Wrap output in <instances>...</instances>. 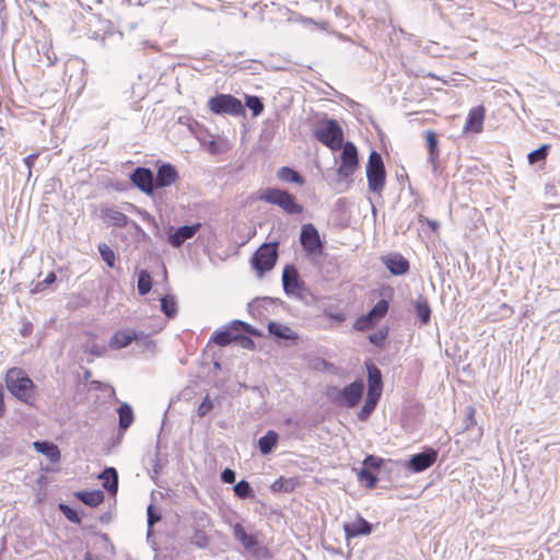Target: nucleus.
<instances>
[{
	"instance_id": "f257e3e1",
	"label": "nucleus",
	"mask_w": 560,
	"mask_h": 560,
	"mask_svg": "<svg viewBox=\"0 0 560 560\" xmlns=\"http://www.w3.org/2000/svg\"><path fill=\"white\" fill-rule=\"evenodd\" d=\"M5 385L9 392L19 400L30 404L33 399L34 384L26 373L19 368H12L7 372Z\"/></svg>"
},
{
	"instance_id": "f03ea898",
	"label": "nucleus",
	"mask_w": 560,
	"mask_h": 560,
	"mask_svg": "<svg viewBox=\"0 0 560 560\" xmlns=\"http://www.w3.org/2000/svg\"><path fill=\"white\" fill-rule=\"evenodd\" d=\"M300 243L305 252L306 258L313 265H320L324 255V244L320 240L318 230L312 223L302 225Z\"/></svg>"
},
{
	"instance_id": "7ed1b4c3",
	"label": "nucleus",
	"mask_w": 560,
	"mask_h": 560,
	"mask_svg": "<svg viewBox=\"0 0 560 560\" xmlns=\"http://www.w3.org/2000/svg\"><path fill=\"white\" fill-rule=\"evenodd\" d=\"M363 392V380H357L343 388L336 386L329 387L327 389V397L337 406L354 408L361 400Z\"/></svg>"
},
{
	"instance_id": "20e7f679",
	"label": "nucleus",
	"mask_w": 560,
	"mask_h": 560,
	"mask_svg": "<svg viewBox=\"0 0 560 560\" xmlns=\"http://www.w3.org/2000/svg\"><path fill=\"white\" fill-rule=\"evenodd\" d=\"M259 200L270 205L278 206L287 214L295 215L303 212V206L300 205L293 195L287 190L278 188H267L259 195Z\"/></svg>"
},
{
	"instance_id": "39448f33",
	"label": "nucleus",
	"mask_w": 560,
	"mask_h": 560,
	"mask_svg": "<svg viewBox=\"0 0 560 560\" xmlns=\"http://www.w3.org/2000/svg\"><path fill=\"white\" fill-rule=\"evenodd\" d=\"M278 259V243H264L253 255L250 264L260 278L270 271Z\"/></svg>"
},
{
	"instance_id": "423d86ee",
	"label": "nucleus",
	"mask_w": 560,
	"mask_h": 560,
	"mask_svg": "<svg viewBox=\"0 0 560 560\" xmlns=\"http://www.w3.org/2000/svg\"><path fill=\"white\" fill-rule=\"evenodd\" d=\"M315 138L331 150L342 147L343 131L335 119H326L314 130Z\"/></svg>"
},
{
	"instance_id": "0eeeda50",
	"label": "nucleus",
	"mask_w": 560,
	"mask_h": 560,
	"mask_svg": "<svg viewBox=\"0 0 560 560\" xmlns=\"http://www.w3.org/2000/svg\"><path fill=\"white\" fill-rule=\"evenodd\" d=\"M385 176V167L381 154L376 151H372L366 164L369 189L380 194L384 189Z\"/></svg>"
},
{
	"instance_id": "6e6552de",
	"label": "nucleus",
	"mask_w": 560,
	"mask_h": 560,
	"mask_svg": "<svg viewBox=\"0 0 560 560\" xmlns=\"http://www.w3.org/2000/svg\"><path fill=\"white\" fill-rule=\"evenodd\" d=\"M208 106L213 114L241 116L244 114L242 102L231 94H219L208 101Z\"/></svg>"
},
{
	"instance_id": "1a4fd4ad",
	"label": "nucleus",
	"mask_w": 560,
	"mask_h": 560,
	"mask_svg": "<svg viewBox=\"0 0 560 560\" xmlns=\"http://www.w3.org/2000/svg\"><path fill=\"white\" fill-rule=\"evenodd\" d=\"M388 312V302L384 299L380 300L372 310L354 322V329L364 331L373 328Z\"/></svg>"
},
{
	"instance_id": "9d476101",
	"label": "nucleus",
	"mask_w": 560,
	"mask_h": 560,
	"mask_svg": "<svg viewBox=\"0 0 560 560\" xmlns=\"http://www.w3.org/2000/svg\"><path fill=\"white\" fill-rule=\"evenodd\" d=\"M211 526V520L205 512H196L194 516V534L190 538V542L198 548H207L210 538L206 533V529Z\"/></svg>"
},
{
	"instance_id": "9b49d317",
	"label": "nucleus",
	"mask_w": 560,
	"mask_h": 560,
	"mask_svg": "<svg viewBox=\"0 0 560 560\" xmlns=\"http://www.w3.org/2000/svg\"><path fill=\"white\" fill-rule=\"evenodd\" d=\"M358 151L352 142L345 143L341 152V163L337 173L342 178H348L353 175L358 167Z\"/></svg>"
},
{
	"instance_id": "f8f14e48",
	"label": "nucleus",
	"mask_w": 560,
	"mask_h": 560,
	"mask_svg": "<svg viewBox=\"0 0 560 560\" xmlns=\"http://www.w3.org/2000/svg\"><path fill=\"white\" fill-rule=\"evenodd\" d=\"M282 285L285 294L302 298L301 292L305 289V283L301 280L296 268L293 265H287L282 271Z\"/></svg>"
},
{
	"instance_id": "ddd939ff",
	"label": "nucleus",
	"mask_w": 560,
	"mask_h": 560,
	"mask_svg": "<svg viewBox=\"0 0 560 560\" xmlns=\"http://www.w3.org/2000/svg\"><path fill=\"white\" fill-rule=\"evenodd\" d=\"M241 329L247 332H253L252 327L248 324L242 320H233L228 329L215 331L211 340L220 347H225L230 345L232 341L238 339L237 332Z\"/></svg>"
},
{
	"instance_id": "4468645a",
	"label": "nucleus",
	"mask_w": 560,
	"mask_h": 560,
	"mask_svg": "<svg viewBox=\"0 0 560 560\" xmlns=\"http://www.w3.org/2000/svg\"><path fill=\"white\" fill-rule=\"evenodd\" d=\"M233 534L247 552L256 557L265 555L266 548H264L253 535L247 534L241 524L234 526Z\"/></svg>"
},
{
	"instance_id": "2eb2a0df",
	"label": "nucleus",
	"mask_w": 560,
	"mask_h": 560,
	"mask_svg": "<svg viewBox=\"0 0 560 560\" xmlns=\"http://www.w3.org/2000/svg\"><path fill=\"white\" fill-rule=\"evenodd\" d=\"M136 187L147 195H152L155 188L153 172L145 167H137L130 175Z\"/></svg>"
},
{
	"instance_id": "dca6fc26",
	"label": "nucleus",
	"mask_w": 560,
	"mask_h": 560,
	"mask_svg": "<svg viewBox=\"0 0 560 560\" xmlns=\"http://www.w3.org/2000/svg\"><path fill=\"white\" fill-rule=\"evenodd\" d=\"M436 458L438 452L433 448H429L412 455L407 464V468L412 472H421L431 467L436 462Z\"/></svg>"
},
{
	"instance_id": "f3484780",
	"label": "nucleus",
	"mask_w": 560,
	"mask_h": 560,
	"mask_svg": "<svg viewBox=\"0 0 560 560\" xmlns=\"http://www.w3.org/2000/svg\"><path fill=\"white\" fill-rule=\"evenodd\" d=\"M200 223L192 225H184L176 230L171 229L168 233V242L174 247H179L183 243L199 231Z\"/></svg>"
},
{
	"instance_id": "a211bd4d",
	"label": "nucleus",
	"mask_w": 560,
	"mask_h": 560,
	"mask_svg": "<svg viewBox=\"0 0 560 560\" xmlns=\"http://www.w3.org/2000/svg\"><path fill=\"white\" fill-rule=\"evenodd\" d=\"M343 530L347 540H349L358 536L370 535L372 532V525L361 515H358L354 522L343 524Z\"/></svg>"
},
{
	"instance_id": "6ab92c4d",
	"label": "nucleus",
	"mask_w": 560,
	"mask_h": 560,
	"mask_svg": "<svg viewBox=\"0 0 560 560\" xmlns=\"http://www.w3.org/2000/svg\"><path fill=\"white\" fill-rule=\"evenodd\" d=\"M368 373H369V375H368L369 386H368L366 397L378 400L382 395V387H383L381 371L374 365H369Z\"/></svg>"
},
{
	"instance_id": "aec40b11",
	"label": "nucleus",
	"mask_w": 560,
	"mask_h": 560,
	"mask_svg": "<svg viewBox=\"0 0 560 560\" xmlns=\"http://www.w3.org/2000/svg\"><path fill=\"white\" fill-rule=\"evenodd\" d=\"M142 332H137L133 330H119L115 332V335L109 340V348L119 350L128 347L132 341H137L142 337Z\"/></svg>"
},
{
	"instance_id": "412c9836",
	"label": "nucleus",
	"mask_w": 560,
	"mask_h": 560,
	"mask_svg": "<svg viewBox=\"0 0 560 560\" xmlns=\"http://www.w3.org/2000/svg\"><path fill=\"white\" fill-rule=\"evenodd\" d=\"M177 177H178L177 171L175 170V167L172 164H170V163L162 164L158 168L156 176L154 177L155 187L162 188V187L171 186L172 184H174L176 182Z\"/></svg>"
},
{
	"instance_id": "4be33fe9",
	"label": "nucleus",
	"mask_w": 560,
	"mask_h": 560,
	"mask_svg": "<svg viewBox=\"0 0 560 560\" xmlns=\"http://www.w3.org/2000/svg\"><path fill=\"white\" fill-rule=\"evenodd\" d=\"M485 107L476 106L471 108L468 113L464 130L480 132L482 130L483 119H485Z\"/></svg>"
},
{
	"instance_id": "5701e85b",
	"label": "nucleus",
	"mask_w": 560,
	"mask_h": 560,
	"mask_svg": "<svg viewBox=\"0 0 560 560\" xmlns=\"http://www.w3.org/2000/svg\"><path fill=\"white\" fill-rule=\"evenodd\" d=\"M385 266L395 276H401L408 272L409 262L399 254H392L383 258Z\"/></svg>"
},
{
	"instance_id": "b1692460",
	"label": "nucleus",
	"mask_w": 560,
	"mask_h": 560,
	"mask_svg": "<svg viewBox=\"0 0 560 560\" xmlns=\"http://www.w3.org/2000/svg\"><path fill=\"white\" fill-rule=\"evenodd\" d=\"M102 219L116 228H124L128 223V217L114 207H104L101 210Z\"/></svg>"
},
{
	"instance_id": "393cba45",
	"label": "nucleus",
	"mask_w": 560,
	"mask_h": 560,
	"mask_svg": "<svg viewBox=\"0 0 560 560\" xmlns=\"http://www.w3.org/2000/svg\"><path fill=\"white\" fill-rule=\"evenodd\" d=\"M33 447L44 456H46L51 463H57L60 459V451L54 443L46 441H35Z\"/></svg>"
},
{
	"instance_id": "a878e982",
	"label": "nucleus",
	"mask_w": 560,
	"mask_h": 560,
	"mask_svg": "<svg viewBox=\"0 0 560 560\" xmlns=\"http://www.w3.org/2000/svg\"><path fill=\"white\" fill-rule=\"evenodd\" d=\"M100 479L103 480V487L112 492L116 493L118 489V474L117 470L113 467H107L100 475Z\"/></svg>"
},
{
	"instance_id": "bb28decb",
	"label": "nucleus",
	"mask_w": 560,
	"mask_h": 560,
	"mask_svg": "<svg viewBox=\"0 0 560 560\" xmlns=\"http://www.w3.org/2000/svg\"><path fill=\"white\" fill-rule=\"evenodd\" d=\"M425 139L429 151L428 161L433 166V171H435L439 159V142L436 139V135L433 131H427Z\"/></svg>"
},
{
	"instance_id": "cd10ccee",
	"label": "nucleus",
	"mask_w": 560,
	"mask_h": 560,
	"mask_svg": "<svg viewBox=\"0 0 560 560\" xmlns=\"http://www.w3.org/2000/svg\"><path fill=\"white\" fill-rule=\"evenodd\" d=\"M77 497L84 504L94 508L104 501V493L102 490L94 491H81L77 493Z\"/></svg>"
},
{
	"instance_id": "c85d7f7f",
	"label": "nucleus",
	"mask_w": 560,
	"mask_h": 560,
	"mask_svg": "<svg viewBox=\"0 0 560 560\" xmlns=\"http://www.w3.org/2000/svg\"><path fill=\"white\" fill-rule=\"evenodd\" d=\"M119 429L126 431L133 422V411L129 404L122 402L118 408Z\"/></svg>"
},
{
	"instance_id": "c756f323",
	"label": "nucleus",
	"mask_w": 560,
	"mask_h": 560,
	"mask_svg": "<svg viewBox=\"0 0 560 560\" xmlns=\"http://www.w3.org/2000/svg\"><path fill=\"white\" fill-rule=\"evenodd\" d=\"M278 443V434L270 430L258 441L259 451L261 454L267 455L272 452Z\"/></svg>"
},
{
	"instance_id": "7c9ffc66",
	"label": "nucleus",
	"mask_w": 560,
	"mask_h": 560,
	"mask_svg": "<svg viewBox=\"0 0 560 560\" xmlns=\"http://www.w3.org/2000/svg\"><path fill=\"white\" fill-rule=\"evenodd\" d=\"M277 177L287 183H294L302 186L305 180L304 178L293 168L283 166L277 171Z\"/></svg>"
},
{
	"instance_id": "2f4dec72",
	"label": "nucleus",
	"mask_w": 560,
	"mask_h": 560,
	"mask_svg": "<svg viewBox=\"0 0 560 560\" xmlns=\"http://www.w3.org/2000/svg\"><path fill=\"white\" fill-rule=\"evenodd\" d=\"M268 330L271 335H275L281 339L289 340V339L295 338V335L291 328H289L288 326H284L282 324L275 323V322L269 323Z\"/></svg>"
},
{
	"instance_id": "473e14b6",
	"label": "nucleus",
	"mask_w": 560,
	"mask_h": 560,
	"mask_svg": "<svg viewBox=\"0 0 560 560\" xmlns=\"http://www.w3.org/2000/svg\"><path fill=\"white\" fill-rule=\"evenodd\" d=\"M417 315L422 324H428L431 317V307L425 299H418L416 303Z\"/></svg>"
},
{
	"instance_id": "72a5a7b5",
	"label": "nucleus",
	"mask_w": 560,
	"mask_h": 560,
	"mask_svg": "<svg viewBox=\"0 0 560 560\" xmlns=\"http://www.w3.org/2000/svg\"><path fill=\"white\" fill-rule=\"evenodd\" d=\"M152 288L151 276L147 270H141L138 276V291L140 295H145Z\"/></svg>"
},
{
	"instance_id": "f704fd0d",
	"label": "nucleus",
	"mask_w": 560,
	"mask_h": 560,
	"mask_svg": "<svg viewBox=\"0 0 560 560\" xmlns=\"http://www.w3.org/2000/svg\"><path fill=\"white\" fill-rule=\"evenodd\" d=\"M161 310L167 317H174L177 312L175 299L171 295H165L161 300Z\"/></svg>"
},
{
	"instance_id": "c9c22d12",
	"label": "nucleus",
	"mask_w": 560,
	"mask_h": 560,
	"mask_svg": "<svg viewBox=\"0 0 560 560\" xmlns=\"http://www.w3.org/2000/svg\"><path fill=\"white\" fill-rule=\"evenodd\" d=\"M377 401H378L377 399L366 397L363 406L361 407L360 411L358 412V418L361 421H366L369 419L370 415L375 409Z\"/></svg>"
},
{
	"instance_id": "e433bc0d",
	"label": "nucleus",
	"mask_w": 560,
	"mask_h": 560,
	"mask_svg": "<svg viewBox=\"0 0 560 560\" xmlns=\"http://www.w3.org/2000/svg\"><path fill=\"white\" fill-rule=\"evenodd\" d=\"M233 490L240 499H247L254 497V491L249 482H247L246 480H241L237 483H235Z\"/></svg>"
},
{
	"instance_id": "4c0bfd02",
	"label": "nucleus",
	"mask_w": 560,
	"mask_h": 560,
	"mask_svg": "<svg viewBox=\"0 0 560 560\" xmlns=\"http://www.w3.org/2000/svg\"><path fill=\"white\" fill-rule=\"evenodd\" d=\"M98 252L105 264L108 267H114L116 256L114 250L106 243H101L98 245Z\"/></svg>"
},
{
	"instance_id": "58836bf2",
	"label": "nucleus",
	"mask_w": 560,
	"mask_h": 560,
	"mask_svg": "<svg viewBox=\"0 0 560 560\" xmlns=\"http://www.w3.org/2000/svg\"><path fill=\"white\" fill-rule=\"evenodd\" d=\"M246 106L253 112V116H258L264 110V104L258 96H246Z\"/></svg>"
},
{
	"instance_id": "ea45409f",
	"label": "nucleus",
	"mask_w": 560,
	"mask_h": 560,
	"mask_svg": "<svg viewBox=\"0 0 560 560\" xmlns=\"http://www.w3.org/2000/svg\"><path fill=\"white\" fill-rule=\"evenodd\" d=\"M548 154V145L544 144L537 150L532 151L528 153L527 159L530 164H535L539 161H544L547 158Z\"/></svg>"
},
{
	"instance_id": "a19ab883",
	"label": "nucleus",
	"mask_w": 560,
	"mask_h": 560,
	"mask_svg": "<svg viewBox=\"0 0 560 560\" xmlns=\"http://www.w3.org/2000/svg\"><path fill=\"white\" fill-rule=\"evenodd\" d=\"M359 479L361 482L365 485L366 488L370 489L374 488L377 482L376 476L366 468L361 469V471L359 472Z\"/></svg>"
},
{
	"instance_id": "79ce46f5",
	"label": "nucleus",
	"mask_w": 560,
	"mask_h": 560,
	"mask_svg": "<svg viewBox=\"0 0 560 560\" xmlns=\"http://www.w3.org/2000/svg\"><path fill=\"white\" fill-rule=\"evenodd\" d=\"M59 510L62 512V514L67 517V520H69L70 522L72 523H77V524H80L81 523V518L78 514V512L75 510H73L72 508H70L69 505L67 504H60L59 505Z\"/></svg>"
},
{
	"instance_id": "37998d69",
	"label": "nucleus",
	"mask_w": 560,
	"mask_h": 560,
	"mask_svg": "<svg viewBox=\"0 0 560 560\" xmlns=\"http://www.w3.org/2000/svg\"><path fill=\"white\" fill-rule=\"evenodd\" d=\"M213 408V402L210 400L208 396L203 398V400L200 402L197 409V413L200 418L205 417L207 413H209Z\"/></svg>"
},
{
	"instance_id": "c03bdc74",
	"label": "nucleus",
	"mask_w": 560,
	"mask_h": 560,
	"mask_svg": "<svg viewBox=\"0 0 560 560\" xmlns=\"http://www.w3.org/2000/svg\"><path fill=\"white\" fill-rule=\"evenodd\" d=\"M386 336H387V331L378 330V331L371 334L369 336V340L373 345L381 347L383 345V342L385 341Z\"/></svg>"
},
{
	"instance_id": "a18cd8bd",
	"label": "nucleus",
	"mask_w": 560,
	"mask_h": 560,
	"mask_svg": "<svg viewBox=\"0 0 560 560\" xmlns=\"http://www.w3.org/2000/svg\"><path fill=\"white\" fill-rule=\"evenodd\" d=\"M236 474L230 468H225L221 474V479L225 483H233L235 481Z\"/></svg>"
},
{
	"instance_id": "49530a36",
	"label": "nucleus",
	"mask_w": 560,
	"mask_h": 560,
	"mask_svg": "<svg viewBox=\"0 0 560 560\" xmlns=\"http://www.w3.org/2000/svg\"><path fill=\"white\" fill-rule=\"evenodd\" d=\"M160 520H161V515L154 513L153 505H149L148 506V525H149V527H152Z\"/></svg>"
},
{
	"instance_id": "de8ad7c7",
	"label": "nucleus",
	"mask_w": 560,
	"mask_h": 560,
	"mask_svg": "<svg viewBox=\"0 0 560 560\" xmlns=\"http://www.w3.org/2000/svg\"><path fill=\"white\" fill-rule=\"evenodd\" d=\"M364 463L369 466H372V467H380L381 464H382V459L375 457V456H368L366 459L364 460Z\"/></svg>"
},
{
	"instance_id": "09e8293b",
	"label": "nucleus",
	"mask_w": 560,
	"mask_h": 560,
	"mask_svg": "<svg viewBox=\"0 0 560 560\" xmlns=\"http://www.w3.org/2000/svg\"><path fill=\"white\" fill-rule=\"evenodd\" d=\"M241 341V346L246 349H252L254 347V341L248 337L238 336V339Z\"/></svg>"
},
{
	"instance_id": "8fccbe9b",
	"label": "nucleus",
	"mask_w": 560,
	"mask_h": 560,
	"mask_svg": "<svg viewBox=\"0 0 560 560\" xmlns=\"http://www.w3.org/2000/svg\"><path fill=\"white\" fill-rule=\"evenodd\" d=\"M36 159H37V154L34 153V154L27 155L23 160L24 164L27 166L30 173H31V168H32V166H33V164H34Z\"/></svg>"
},
{
	"instance_id": "3c124183",
	"label": "nucleus",
	"mask_w": 560,
	"mask_h": 560,
	"mask_svg": "<svg viewBox=\"0 0 560 560\" xmlns=\"http://www.w3.org/2000/svg\"><path fill=\"white\" fill-rule=\"evenodd\" d=\"M89 352H91L92 354L96 355V357H100L103 354L104 352V347H100L97 345H93L90 349H89Z\"/></svg>"
},
{
	"instance_id": "603ef678",
	"label": "nucleus",
	"mask_w": 560,
	"mask_h": 560,
	"mask_svg": "<svg viewBox=\"0 0 560 560\" xmlns=\"http://www.w3.org/2000/svg\"><path fill=\"white\" fill-rule=\"evenodd\" d=\"M4 415V402H3V388L0 384V418Z\"/></svg>"
},
{
	"instance_id": "864d4df0",
	"label": "nucleus",
	"mask_w": 560,
	"mask_h": 560,
	"mask_svg": "<svg viewBox=\"0 0 560 560\" xmlns=\"http://www.w3.org/2000/svg\"><path fill=\"white\" fill-rule=\"evenodd\" d=\"M55 280H56V275L54 272H50L45 278L44 283L45 284H50V283L55 282Z\"/></svg>"
},
{
	"instance_id": "5fc2aeb1",
	"label": "nucleus",
	"mask_w": 560,
	"mask_h": 560,
	"mask_svg": "<svg viewBox=\"0 0 560 560\" xmlns=\"http://www.w3.org/2000/svg\"><path fill=\"white\" fill-rule=\"evenodd\" d=\"M429 225L432 228V230H435L438 228V222L428 220Z\"/></svg>"
},
{
	"instance_id": "6e6d98bb",
	"label": "nucleus",
	"mask_w": 560,
	"mask_h": 560,
	"mask_svg": "<svg viewBox=\"0 0 560 560\" xmlns=\"http://www.w3.org/2000/svg\"><path fill=\"white\" fill-rule=\"evenodd\" d=\"M28 332H30V328L25 326V327L22 329V335H23V336H27V335H28Z\"/></svg>"
},
{
	"instance_id": "4d7b16f0",
	"label": "nucleus",
	"mask_w": 560,
	"mask_h": 560,
	"mask_svg": "<svg viewBox=\"0 0 560 560\" xmlns=\"http://www.w3.org/2000/svg\"><path fill=\"white\" fill-rule=\"evenodd\" d=\"M84 560H93L91 553L86 552L84 556Z\"/></svg>"
}]
</instances>
